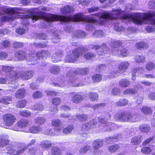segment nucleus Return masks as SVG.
I'll use <instances>...</instances> for the list:
<instances>
[{
  "label": "nucleus",
  "instance_id": "obj_1",
  "mask_svg": "<svg viewBox=\"0 0 155 155\" xmlns=\"http://www.w3.org/2000/svg\"><path fill=\"white\" fill-rule=\"evenodd\" d=\"M122 13L120 9H113L111 13L107 12L104 13L101 17L97 19L96 17L85 16L81 13H79L74 16L73 20L75 21H85L87 22L86 28L89 31H92L94 29L93 24L97 21L101 25L104 24L105 21L109 19L117 18Z\"/></svg>",
  "mask_w": 155,
  "mask_h": 155
},
{
  "label": "nucleus",
  "instance_id": "obj_2",
  "mask_svg": "<svg viewBox=\"0 0 155 155\" xmlns=\"http://www.w3.org/2000/svg\"><path fill=\"white\" fill-rule=\"evenodd\" d=\"M154 16L155 13L152 12L148 13H130L122 17V19L127 21H132L138 25L149 23L155 25V18L153 20L152 18Z\"/></svg>",
  "mask_w": 155,
  "mask_h": 155
},
{
  "label": "nucleus",
  "instance_id": "obj_3",
  "mask_svg": "<svg viewBox=\"0 0 155 155\" xmlns=\"http://www.w3.org/2000/svg\"><path fill=\"white\" fill-rule=\"evenodd\" d=\"M88 49L87 48L81 47L73 50L72 52H69L66 55L64 61L67 62H73L75 61L79 57L80 53L81 54L87 51Z\"/></svg>",
  "mask_w": 155,
  "mask_h": 155
},
{
  "label": "nucleus",
  "instance_id": "obj_4",
  "mask_svg": "<svg viewBox=\"0 0 155 155\" xmlns=\"http://www.w3.org/2000/svg\"><path fill=\"white\" fill-rule=\"evenodd\" d=\"M20 8H10L7 7H2L0 8V10L2 11L3 13L6 14L3 16L1 18L2 21L13 20L17 17L16 15L17 14V10H20Z\"/></svg>",
  "mask_w": 155,
  "mask_h": 155
},
{
  "label": "nucleus",
  "instance_id": "obj_5",
  "mask_svg": "<svg viewBox=\"0 0 155 155\" xmlns=\"http://www.w3.org/2000/svg\"><path fill=\"white\" fill-rule=\"evenodd\" d=\"M111 115L108 112H104L102 114L101 117L98 118V120L100 123L104 124L102 126L104 127V130H110L115 129L116 127L115 124L111 123H107V120L110 119Z\"/></svg>",
  "mask_w": 155,
  "mask_h": 155
},
{
  "label": "nucleus",
  "instance_id": "obj_6",
  "mask_svg": "<svg viewBox=\"0 0 155 155\" xmlns=\"http://www.w3.org/2000/svg\"><path fill=\"white\" fill-rule=\"evenodd\" d=\"M45 19L47 21H60L62 22H68L71 20L70 18L67 17L54 15L51 14L47 15L46 17H45Z\"/></svg>",
  "mask_w": 155,
  "mask_h": 155
},
{
  "label": "nucleus",
  "instance_id": "obj_7",
  "mask_svg": "<svg viewBox=\"0 0 155 155\" xmlns=\"http://www.w3.org/2000/svg\"><path fill=\"white\" fill-rule=\"evenodd\" d=\"M14 68V67L11 66H2V70L5 72H10L8 74V76L9 77L10 80H13L17 78L18 75V74L15 71H12Z\"/></svg>",
  "mask_w": 155,
  "mask_h": 155
},
{
  "label": "nucleus",
  "instance_id": "obj_8",
  "mask_svg": "<svg viewBox=\"0 0 155 155\" xmlns=\"http://www.w3.org/2000/svg\"><path fill=\"white\" fill-rule=\"evenodd\" d=\"M91 48L92 49H94L97 51V52L100 55H103L107 53L108 50V47L105 44L101 46L92 45H91Z\"/></svg>",
  "mask_w": 155,
  "mask_h": 155
},
{
  "label": "nucleus",
  "instance_id": "obj_9",
  "mask_svg": "<svg viewBox=\"0 0 155 155\" xmlns=\"http://www.w3.org/2000/svg\"><path fill=\"white\" fill-rule=\"evenodd\" d=\"M68 96L72 97L71 101L76 104L80 103L84 99L83 96L79 93L71 92L69 94Z\"/></svg>",
  "mask_w": 155,
  "mask_h": 155
},
{
  "label": "nucleus",
  "instance_id": "obj_10",
  "mask_svg": "<svg viewBox=\"0 0 155 155\" xmlns=\"http://www.w3.org/2000/svg\"><path fill=\"white\" fill-rule=\"evenodd\" d=\"M114 118L116 120H120L121 121L127 122L130 120V113L125 112H123L119 114H116L114 116Z\"/></svg>",
  "mask_w": 155,
  "mask_h": 155
},
{
  "label": "nucleus",
  "instance_id": "obj_11",
  "mask_svg": "<svg viewBox=\"0 0 155 155\" xmlns=\"http://www.w3.org/2000/svg\"><path fill=\"white\" fill-rule=\"evenodd\" d=\"M3 120L6 125L10 126L12 125L16 118L12 114H8L3 116Z\"/></svg>",
  "mask_w": 155,
  "mask_h": 155
},
{
  "label": "nucleus",
  "instance_id": "obj_12",
  "mask_svg": "<svg viewBox=\"0 0 155 155\" xmlns=\"http://www.w3.org/2000/svg\"><path fill=\"white\" fill-rule=\"evenodd\" d=\"M18 146L21 149L18 151L12 149L9 150L6 153L7 155H18L23 153L25 149L24 144L19 143Z\"/></svg>",
  "mask_w": 155,
  "mask_h": 155
},
{
  "label": "nucleus",
  "instance_id": "obj_13",
  "mask_svg": "<svg viewBox=\"0 0 155 155\" xmlns=\"http://www.w3.org/2000/svg\"><path fill=\"white\" fill-rule=\"evenodd\" d=\"M17 78H22L23 79L28 80L31 78L34 74V72L30 71L28 72H22L17 73Z\"/></svg>",
  "mask_w": 155,
  "mask_h": 155
},
{
  "label": "nucleus",
  "instance_id": "obj_14",
  "mask_svg": "<svg viewBox=\"0 0 155 155\" xmlns=\"http://www.w3.org/2000/svg\"><path fill=\"white\" fill-rule=\"evenodd\" d=\"M96 123V121L95 120L88 121L82 126V129L83 130L88 131L91 129L94 128Z\"/></svg>",
  "mask_w": 155,
  "mask_h": 155
},
{
  "label": "nucleus",
  "instance_id": "obj_15",
  "mask_svg": "<svg viewBox=\"0 0 155 155\" xmlns=\"http://www.w3.org/2000/svg\"><path fill=\"white\" fill-rule=\"evenodd\" d=\"M89 71V69L86 68L77 69L72 72L71 75V76L74 77L76 75L79 74L85 75L88 73Z\"/></svg>",
  "mask_w": 155,
  "mask_h": 155
},
{
  "label": "nucleus",
  "instance_id": "obj_16",
  "mask_svg": "<svg viewBox=\"0 0 155 155\" xmlns=\"http://www.w3.org/2000/svg\"><path fill=\"white\" fill-rule=\"evenodd\" d=\"M51 124L53 126L56 127L55 130L57 132H60L62 129V122L59 119L53 120L52 121Z\"/></svg>",
  "mask_w": 155,
  "mask_h": 155
},
{
  "label": "nucleus",
  "instance_id": "obj_17",
  "mask_svg": "<svg viewBox=\"0 0 155 155\" xmlns=\"http://www.w3.org/2000/svg\"><path fill=\"white\" fill-rule=\"evenodd\" d=\"M115 54L121 56L122 57H126L128 54V52L127 50L125 48H120L118 50H117L114 51Z\"/></svg>",
  "mask_w": 155,
  "mask_h": 155
},
{
  "label": "nucleus",
  "instance_id": "obj_18",
  "mask_svg": "<svg viewBox=\"0 0 155 155\" xmlns=\"http://www.w3.org/2000/svg\"><path fill=\"white\" fill-rule=\"evenodd\" d=\"M129 63L127 61H124L121 63L119 66V73L123 74L125 72V70L128 68Z\"/></svg>",
  "mask_w": 155,
  "mask_h": 155
},
{
  "label": "nucleus",
  "instance_id": "obj_19",
  "mask_svg": "<svg viewBox=\"0 0 155 155\" xmlns=\"http://www.w3.org/2000/svg\"><path fill=\"white\" fill-rule=\"evenodd\" d=\"M52 145L53 144L51 141L46 140L41 141L40 144L42 148L45 149H47L50 148Z\"/></svg>",
  "mask_w": 155,
  "mask_h": 155
},
{
  "label": "nucleus",
  "instance_id": "obj_20",
  "mask_svg": "<svg viewBox=\"0 0 155 155\" xmlns=\"http://www.w3.org/2000/svg\"><path fill=\"white\" fill-rule=\"evenodd\" d=\"M50 53L48 51L42 50L37 52L35 55L37 57H41L43 58H45L48 57Z\"/></svg>",
  "mask_w": 155,
  "mask_h": 155
},
{
  "label": "nucleus",
  "instance_id": "obj_21",
  "mask_svg": "<svg viewBox=\"0 0 155 155\" xmlns=\"http://www.w3.org/2000/svg\"><path fill=\"white\" fill-rule=\"evenodd\" d=\"M122 45V43L120 41H115L112 44L111 51L112 53L114 54V51L118 50L120 48V46Z\"/></svg>",
  "mask_w": 155,
  "mask_h": 155
},
{
  "label": "nucleus",
  "instance_id": "obj_22",
  "mask_svg": "<svg viewBox=\"0 0 155 155\" xmlns=\"http://www.w3.org/2000/svg\"><path fill=\"white\" fill-rule=\"evenodd\" d=\"M8 136L7 135H0V146L3 147L7 144L8 142Z\"/></svg>",
  "mask_w": 155,
  "mask_h": 155
},
{
  "label": "nucleus",
  "instance_id": "obj_23",
  "mask_svg": "<svg viewBox=\"0 0 155 155\" xmlns=\"http://www.w3.org/2000/svg\"><path fill=\"white\" fill-rule=\"evenodd\" d=\"M26 93V90L21 88L18 90L15 94V97L17 98L21 99L24 98Z\"/></svg>",
  "mask_w": 155,
  "mask_h": 155
},
{
  "label": "nucleus",
  "instance_id": "obj_24",
  "mask_svg": "<svg viewBox=\"0 0 155 155\" xmlns=\"http://www.w3.org/2000/svg\"><path fill=\"white\" fill-rule=\"evenodd\" d=\"M73 11V7L69 5L65 6L60 9L61 12L63 14L72 12Z\"/></svg>",
  "mask_w": 155,
  "mask_h": 155
},
{
  "label": "nucleus",
  "instance_id": "obj_25",
  "mask_svg": "<svg viewBox=\"0 0 155 155\" xmlns=\"http://www.w3.org/2000/svg\"><path fill=\"white\" fill-rule=\"evenodd\" d=\"M29 121L26 119H21L18 121L17 125L20 127H25L29 125Z\"/></svg>",
  "mask_w": 155,
  "mask_h": 155
},
{
  "label": "nucleus",
  "instance_id": "obj_26",
  "mask_svg": "<svg viewBox=\"0 0 155 155\" xmlns=\"http://www.w3.org/2000/svg\"><path fill=\"white\" fill-rule=\"evenodd\" d=\"M15 56L19 60H23L25 59L26 54L24 51H19L16 52Z\"/></svg>",
  "mask_w": 155,
  "mask_h": 155
},
{
  "label": "nucleus",
  "instance_id": "obj_27",
  "mask_svg": "<svg viewBox=\"0 0 155 155\" xmlns=\"http://www.w3.org/2000/svg\"><path fill=\"white\" fill-rule=\"evenodd\" d=\"M59 32L56 31L52 33V35L54 37L52 39V41L54 43H57L60 42L61 38L59 37L58 35Z\"/></svg>",
  "mask_w": 155,
  "mask_h": 155
},
{
  "label": "nucleus",
  "instance_id": "obj_28",
  "mask_svg": "<svg viewBox=\"0 0 155 155\" xmlns=\"http://www.w3.org/2000/svg\"><path fill=\"white\" fill-rule=\"evenodd\" d=\"M103 141L101 140L97 139L94 140L93 146L95 150H97L103 145Z\"/></svg>",
  "mask_w": 155,
  "mask_h": 155
},
{
  "label": "nucleus",
  "instance_id": "obj_29",
  "mask_svg": "<svg viewBox=\"0 0 155 155\" xmlns=\"http://www.w3.org/2000/svg\"><path fill=\"white\" fill-rule=\"evenodd\" d=\"M60 69L58 66L53 65L51 66L49 69V71L52 74H56L59 73Z\"/></svg>",
  "mask_w": 155,
  "mask_h": 155
},
{
  "label": "nucleus",
  "instance_id": "obj_30",
  "mask_svg": "<svg viewBox=\"0 0 155 155\" xmlns=\"http://www.w3.org/2000/svg\"><path fill=\"white\" fill-rule=\"evenodd\" d=\"M12 101V98L11 96H6L2 97L0 99V102L6 104H10Z\"/></svg>",
  "mask_w": 155,
  "mask_h": 155
},
{
  "label": "nucleus",
  "instance_id": "obj_31",
  "mask_svg": "<svg viewBox=\"0 0 155 155\" xmlns=\"http://www.w3.org/2000/svg\"><path fill=\"white\" fill-rule=\"evenodd\" d=\"M119 84L120 86L121 87H126L130 85V83L128 80L124 79L119 81Z\"/></svg>",
  "mask_w": 155,
  "mask_h": 155
},
{
  "label": "nucleus",
  "instance_id": "obj_32",
  "mask_svg": "<svg viewBox=\"0 0 155 155\" xmlns=\"http://www.w3.org/2000/svg\"><path fill=\"white\" fill-rule=\"evenodd\" d=\"M29 131L31 133L36 134L40 132L43 130L41 128L38 126H33L29 128Z\"/></svg>",
  "mask_w": 155,
  "mask_h": 155
},
{
  "label": "nucleus",
  "instance_id": "obj_33",
  "mask_svg": "<svg viewBox=\"0 0 155 155\" xmlns=\"http://www.w3.org/2000/svg\"><path fill=\"white\" fill-rule=\"evenodd\" d=\"M141 137L140 135L135 136L131 140V143L134 145H138L141 142Z\"/></svg>",
  "mask_w": 155,
  "mask_h": 155
},
{
  "label": "nucleus",
  "instance_id": "obj_34",
  "mask_svg": "<svg viewBox=\"0 0 155 155\" xmlns=\"http://www.w3.org/2000/svg\"><path fill=\"white\" fill-rule=\"evenodd\" d=\"M62 57L61 54H54L53 55L52 57V60L53 62L56 63L60 61L61 60V58Z\"/></svg>",
  "mask_w": 155,
  "mask_h": 155
},
{
  "label": "nucleus",
  "instance_id": "obj_35",
  "mask_svg": "<svg viewBox=\"0 0 155 155\" xmlns=\"http://www.w3.org/2000/svg\"><path fill=\"white\" fill-rule=\"evenodd\" d=\"M134 60L137 63H142L145 62L146 58L143 55H137L134 57Z\"/></svg>",
  "mask_w": 155,
  "mask_h": 155
},
{
  "label": "nucleus",
  "instance_id": "obj_36",
  "mask_svg": "<svg viewBox=\"0 0 155 155\" xmlns=\"http://www.w3.org/2000/svg\"><path fill=\"white\" fill-rule=\"evenodd\" d=\"M74 37L78 38H83L85 37L86 35L85 32L82 31H75L73 34Z\"/></svg>",
  "mask_w": 155,
  "mask_h": 155
},
{
  "label": "nucleus",
  "instance_id": "obj_37",
  "mask_svg": "<svg viewBox=\"0 0 155 155\" xmlns=\"http://www.w3.org/2000/svg\"><path fill=\"white\" fill-rule=\"evenodd\" d=\"M140 130L143 132L147 133L150 130V127L146 124H142L140 126Z\"/></svg>",
  "mask_w": 155,
  "mask_h": 155
},
{
  "label": "nucleus",
  "instance_id": "obj_38",
  "mask_svg": "<svg viewBox=\"0 0 155 155\" xmlns=\"http://www.w3.org/2000/svg\"><path fill=\"white\" fill-rule=\"evenodd\" d=\"M74 129V127L72 125H69L63 130V133L65 134H67L71 133Z\"/></svg>",
  "mask_w": 155,
  "mask_h": 155
},
{
  "label": "nucleus",
  "instance_id": "obj_39",
  "mask_svg": "<svg viewBox=\"0 0 155 155\" xmlns=\"http://www.w3.org/2000/svg\"><path fill=\"white\" fill-rule=\"evenodd\" d=\"M145 68L148 71H152L155 69V64L153 62H149L146 64Z\"/></svg>",
  "mask_w": 155,
  "mask_h": 155
},
{
  "label": "nucleus",
  "instance_id": "obj_40",
  "mask_svg": "<svg viewBox=\"0 0 155 155\" xmlns=\"http://www.w3.org/2000/svg\"><path fill=\"white\" fill-rule=\"evenodd\" d=\"M91 148V147L88 145H86L84 147H81L79 150V152L81 154H85L87 152L90 150Z\"/></svg>",
  "mask_w": 155,
  "mask_h": 155
},
{
  "label": "nucleus",
  "instance_id": "obj_41",
  "mask_svg": "<svg viewBox=\"0 0 155 155\" xmlns=\"http://www.w3.org/2000/svg\"><path fill=\"white\" fill-rule=\"evenodd\" d=\"M31 109L35 110H43L44 109V107L41 104H36L31 107Z\"/></svg>",
  "mask_w": 155,
  "mask_h": 155
},
{
  "label": "nucleus",
  "instance_id": "obj_42",
  "mask_svg": "<svg viewBox=\"0 0 155 155\" xmlns=\"http://www.w3.org/2000/svg\"><path fill=\"white\" fill-rule=\"evenodd\" d=\"M76 117L81 122L85 121L88 118L87 115L82 114H77L76 115Z\"/></svg>",
  "mask_w": 155,
  "mask_h": 155
},
{
  "label": "nucleus",
  "instance_id": "obj_43",
  "mask_svg": "<svg viewBox=\"0 0 155 155\" xmlns=\"http://www.w3.org/2000/svg\"><path fill=\"white\" fill-rule=\"evenodd\" d=\"M141 112L145 114H148L152 113L151 109L146 106L143 107L141 109Z\"/></svg>",
  "mask_w": 155,
  "mask_h": 155
},
{
  "label": "nucleus",
  "instance_id": "obj_44",
  "mask_svg": "<svg viewBox=\"0 0 155 155\" xmlns=\"http://www.w3.org/2000/svg\"><path fill=\"white\" fill-rule=\"evenodd\" d=\"M45 121V119L42 117H38L35 119V122L38 125L43 124Z\"/></svg>",
  "mask_w": 155,
  "mask_h": 155
},
{
  "label": "nucleus",
  "instance_id": "obj_45",
  "mask_svg": "<svg viewBox=\"0 0 155 155\" xmlns=\"http://www.w3.org/2000/svg\"><path fill=\"white\" fill-rule=\"evenodd\" d=\"M27 101L24 99L17 102L16 106L18 108H24L25 106Z\"/></svg>",
  "mask_w": 155,
  "mask_h": 155
},
{
  "label": "nucleus",
  "instance_id": "obj_46",
  "mask_svg": "<svg viewBox=\"0 0 155 155\" xmlns=\"http://www.w3.org/2000/svg\"><path fill=\"white\" fill-rule=\"evenodd\" d=\"M128 100L127 99H121L117 103V104L119 106H124L128 104Z\"/></svg>",
  "mask_w": 155,
  "mask_h": 155
},
{
  "label": "nucleus",
  "instance_id": "obj_47",
  "mask_svg": "<svg viewBox=\"0 0 155 155\" xmlns=\"http://www.w3.org/2000/svg\"><path fill=\"white\" fill-rule=\"evenodd\" d=\"M137 93L136 90H134L133 88L127 89L123 91V94H134Z\"/></svg>",
  "mask_w": 155,
  "mask_h": 155
},
{
  "label": "nucleus",
  "instance_id": "obj_48",
  "mask_svg": "<svg viewBox=\"0 0 155 155\" xmlns=\"http://www.w3.org/2000/svg\"><path fill=\"white\" fill-rule=\"evenodd\" d=\"M144 68L141 67L138 68H137L134 69L133 70V72H134L135 73H138V76L140 77V75L142 76H144V75L142 74L144 72Z\"/></svg>",
  "mask_w": 155,
  "mask_h": 155
},
{
  "label": "nucleus",
  "instance_id": "obj_49",
  "mask_svg": "<svg viewBox=\"0 0 155 155\" xmlns=\"http://www.w3.org/2000/svg\"><path fill=\"white\" fill-rule=\"evenodd\" d=\"M44 18V16L41 14L39 15H32L31 17V19L34 22L39 19L43 18Z\"/></svg>",
  "mask_w": 155,
  "mask_h": 155
},
{
  "label": "nucleus",
  "instance_id": "obj_50",
  "mask_svg": "<svg viewBox=\"0 0 155 155\" xmlns=\"http://www.w3.org/2000/svg\"><path fill=\"white\" fill-rule=\"evenodd\" d=\"M89 96L90 99L93 101L97 100L98 98L97 94L95 92L90 93Z\"/></svg>",
  "mask_w": 155,
  "mask_h": 155
},
{
  "label": "nucleus",
  "instance_id": "obj_51",
  "mask_svg": "<svg viewBox=\"0 0 155 155\" xmlns=\"http://www.w3.org/2000/svg\"><path fill=\"white\" fill-rule=\"evenodd\" d=\"M136 47L137 48L139 49H146L148 47V45L144 42H140L137 43L136 45Z\"/></svg>",
  "mask_w": 155,
  "mask_h": 155
},
{
  "label": "nucleus",
  "instance_id": "obj_52",
  "mask_svg": "<svg viewBox=\"0 0 155 155\" xmlns=\"http://www.w3.org/2000/svg\"><path fill=\"white\" fill-rule=\"evenodd\" d=\"M61 152V151L60 149L58 147H54L51 149L52 155H59Z\"/></svg>",
  "mask_w": 155,
  "mask_h": 155
},
{
  "label": "nucleus",
  "instance_id": "obj_53",
  "mask_svg": "<svg viewBox=\"0 0 155 155\" xmlns=\"http://www.w3.org/2000/svg\"><path fill=\"white\" fill-rule=\"evenodd\" d=\"M152 150L151 148L149 147H144L141 149V152L144 154L150 153L152 152Z\"/></svg>",
  "mask_w": 155,
  "mask_h": 155
},
{
  "label": "nucleus",
  "instance_id": "obj_54",
  "mask_svg": "<svg viewBox=\"0 0 155 155\" xmlns=\"http://www.w3.org/2000/svg\"><path fill=\"white\" fill-rule=\"evenodd\" d=\"M119 148L117 144H115L110 146L108 149L109 151L111 153L115 152Z\"/></svg>",
  "mask_w": 155,
  "mask_h": 155
},
{
  "label": "nucleus",
  "instance_id": "obj_55",
  "mask_svg": "<svg viewBox=\"0 0 155 155\" xmlns=\"http://www.w3.org/2000/svg\"><path fill=\"white\" fill-rule=\"evenodd\" d=\"M92 79L95 82L100 81L102 80L101 75L100 74L94 75L92 77Z\"/></svg>",
  "mask_w": 155,
  "mask_h": 155
},
{
  "label": "nucleus",
  "instance_id": "obj_56",
  "mask_svg": "<svg viewBox=\"0 0 155 155\" xmlns=\"http://www.w3.org/2000/svg\"><path fill=\"white\" fill-rule=\"evenodd\" d=\"M70 85L74 87H78L81 86L82 84L79 83V81L78 79L73 80L71 81Z\"/></svg>",
  "mask_w": 155,
  "mask_h": 155
},
{
  "label": "nucleus",
  "instance_id": "obj_57",
  "mask_svg": "<svg viewBox=\"0 0 155 155\" xmlns=\"http://www.w3.org/2000/svg\"><path fill=\"white\" fill-rule=\"evenodd\" d=\"M35 37L37 39H41L43 40H45L47 39V37L45 34H35Z\"/></svg>",
  "mask_w": 155,
  "mask_h": 155
},
{
  "label": "nucleus",
  "instance_id": "obj_58",
  "mask_svg": "<svg viewBox=\"0 0 155 155\" xmlns=\"http://www.w3.org/2000/svg\"><path fill=\"white\" fill-rule=\"evenodd\" d=\"M51 101L54 105L57 106L61 103V99L59 97H56L53 99Z\"/></svg>",
  "mask_w": 155,
  "mask_h": 155
},
{
  "label": "nucleus",
  "instance_id": "obj_59",
  "mask_svg": "<svg viewBox=\"0 0 155 155\" xmlns=\"http://www.w3.org/2000/svg\"><path fill=\"white\" fill-rule=\"evenodd\" d=\"M19 114L21 115L24 117H28L31 115V113L27 110H24L21 111L19 113Z\"/></svg>",
  "mask_w": 155,
  "mask_h": 155
},
{
  "label": "nucleus",
  "instance_id": "obj_60",
  "mask_svg": "<svg viewBox=\"0 0 155 155\" xmlns=\"http://www.w3.org/2000/svg\"><path fill=\"white\" fill-rule=\"evenodd\" d=\"M95 55L94 54L90 52H87L84 54V57L87 60H89L95 57Z\"/></svg>",
  "mask_w": 155,
  "mask_h": 155
},
{
  "label": "nucleus",
  "instance_id": "obj_61",
  "mask_svg": "<svg viewBox=\"0 0 155 155\" xmlns=\"http://www.w3.org/2000/svg\"><path fill=\"white\" fill-rule=\"evenodd\" d=\"M104 33L101 31H95L93 32V35L94 37L102 36L103 35Z\"/></svg>",
  "mask_w": 155,
  "mask_h": 155
},
{
  "label": "nucleus",
  "instance_id": "obj_62",
  "mask_svg": "<svg viewBox=\"0 0 155 155\" xmlns=\"http://www.w3.org/2000/svg\"><path fill=\"white\" fill-rule=\"evenodd\" d=\"M0 48H4L9 47L10 45V43L8 40H5L2 42Z\"/></svg>",
  "mask_w": 155,
  "mask_h": 155
},
{
  "label": "nucleus",
  "instance_id": "obj_63",
  "mask_svg": "<svg viewBox=\"0 0 155 155\" xmlns=\"http://www.w3.org/2000/svg\"><path fill=\"white\" fill-rule=\"evenodd\" d=\"M130 120H131L133 122H136L138 120V115L136 114H132L130 113Z\"/></svg>",
  "mask_w": 155,
  "mask_h": 155
},
{
  "label": "nucleus",
  "instance_id": "obj_64",
  "mask_svg": "<svg viewBox=\"0 0 155 155\" xmlns=\"http://www.w3.org/2000/svg\"><path fill=\"white\" fill-rule=\"evenodd\" d=\"M42 96V93L39 91H36L33 93V97L35 98H39Z\"/></svg>",
  "mask_w": 155,
  "mask_h": 155
}]
</instances>
